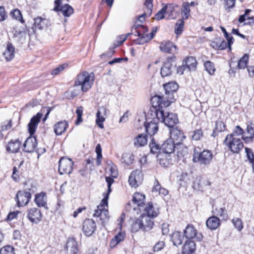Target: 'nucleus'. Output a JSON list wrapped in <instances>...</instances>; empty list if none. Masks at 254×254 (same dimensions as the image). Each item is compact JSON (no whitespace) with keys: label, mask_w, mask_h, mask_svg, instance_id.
<instances>
[{"label":"nucleus","mask_w":254,"mask_h":254,"mask_svg":"<svg viewBox=\"0 0 254 254\" xmlns=\"http://www.w3.org/2000/svg\"><path fill=\"white\" fill-rule=\"evenodd\" d=\"M190 9L189 3L188 2H184L183 3L181 7V14L182 19H187L190 16Z\"/></svg>","instance_id":"38"},{"label":"nucleus","mask_w":254,"mask_h":254,"mask_svg":"<svg viewBox=\"0 0 254 254\" xmlns=\"http://www.w3.org/2000/svg\"><path fill=\"white\" fill-rule=\"evenodd\" d=\"M232 222L235 227L239 231H241L243 228V222L241 219L239 218H234Z\"/></svg>","instance_id":"56"},{"label":"nucleus","mask_w":254,"mask_h":254,"mask_svg":"<svg viewBox=\"0 0 254 254\" xmlns=\"http://www.w3.org/2000/svg\"><path fill=\"white\" fill-rule=\"evenodd\" d=\"M130 34L131 33H128L127 35H123L119 37L118 38L119 39V40L117 41L118 43L116 45H114L113 47L110 48L109 49V51L107 52L106 54H102L101 55V57H104L105 56H107L108 57H112L115 52L114 49L116 47H118L122 43H123L127 38V36Z\"/></svg>","instance_id":"29"},{"label":"nucleus","mask_w":254,"mask_h":254,"mask_svg":"<svg viewBox=\"0 0 254 254\" xmlns=\"http://www.w3.org/2000/svg\"><path fill=\"white\" fill-rule=\"evenodd\" d=\"M184 233L186 239L191 240V239L196 238L200 241H201L203 236L201 234H197V230L193 225L189 224L184 231Z\"/></svg>","instance_id":"13"},{"label":"nucleus","mask_w":254,"mask_h":254,"mask_svg":"<svg viewBox=\"0 0 254 254\" xmlns=\"http://www.w3.org/2000/svg\"><path fill=\"white\" fill-rule=\"evenodd\" d=\"M213 44L216 45V49L218 50H224L228 46V43L224 40H219V43L218 42H213Z\"/></svg>","instance_id":"58"},{"label":"nucleus","mask_w":254,"mask_h":254,"mask_svg":"<svg viewBox=\"0 0 254 254\" xmlns=\"http://www.w3.org/2000/svg\"><path fill=\"white\" fill-rule=\"evenodd\" d=\"M165 90V94L162 96L157 95L152 98L153 103L157 102L155 106L162 107V106L168 107L174 100V94L176 93L178 89V85L175 82H170L163 85Z\"/></svg>","instance_id":"1"},{"label":"nucleus","mask_w":254,"mask_h":254,"mask_svg":"<svg viewBox=\"0 0 254 254\" xmlns=\"http://www.w3.org/2000/svg\"><path fill=\"white\" fill-rule=\"evenodd\" d=\"M167 7L164 5L163 7L155 15L154 19L159 20L164 18V14L167 13Z\"/></svg>","instance_id":"54"},{"label":"nucleus","mask_w":254,"mask_h":254,"mask_svg":"<svg viewBox=\"0 0 254 254\" xmlns=\"http://www.w3.org/2000/svg\"><path fill=\"white\" fill-rule=\"evenodd\" d=\"M159 48L162 52L166 53L174 54L177 52L176 45L170 41H162Z\"/></svg>","instance_id":"21"},{"label":"nucleus","mask_w":254,"mask_h":254,"mask_svg":"<svg viewBox=\"0 0 254 254\" xmlns=\"http://www.w3.org/2000/svg\"><path fill=\"white\" fill-rule=\"evenodd\" d=\"M42 113H38L35 116H33L30 120V122L28 124V129L30 135H33L36 130L37 126L40 123L41 118L43 116V113L46 112L45 117L43 119L44 121H46L48 118L49 114L51 112V108L49 107H43L41 110Z\"/></svg>","instance_id":"6"},{"label":"nucleus","mask_w":254,"mask_h":254,"mask_svg":"<svg viewBox=\"0 0 254 254\" xmlns=\"http://www.w3.org/2000/svg\"><path fill=\"white\" fill-rule=\"evenodd\" d=\"M224 144L233 153H239L243 148L244 144L240 138L235 136V134H228L226 136Z\"/></svg>","instance_id":"4"},{"label":"nucleus","mask_w":254,"mask_h":254,"mask_svg":"<svg viewBox=\"0 0 254 254\" xmlns=\"http://www.w3.org/2000/svg\"><path fill=\"white\" fill-rule=\"evenodd\" d=\"M142 222H141L140 217L137 219L132 224L131 231L133 232H136L140 229L143 230V227L142 226Z\"/></svg>","instance_id":"51"},{"label":"nucleus","mask_w":254,"mask_h":254,"mask_svg":"<svg viewBox=\"0 0 254 254\" xmlns=\"http://www.w3.org/2000/svg\"><path fill=\"white\" fill-rule=\"evenodd\" d=\"M212 212L215 216H219L224 220H227L228 219V215L226 213L225 208L224 207L219 209L215 208L213 209Z\"/></svg>","instance_id":"43"},{"label":"nucleus","mask_w":254,"mask_h":254,"mask_svg":"<svg viewBox=\"0 0 254 254\" xmlns=\"http://www.w3.org/2000/svg\"><path fill=\"white\" fill-rule=\"evenodd\" d=\"M21 142L18 139L11 140L6 147V151L10 153H15L18 152Z\"/></svg>","instance_id":"23"},{"label":"nucleus","mask_w":254,"mask_h":254,"mask_svg":"<svg viewBox=\"0 0 254 254\" xmlns=\"http://www.w3.org/2000/svg\"><path fill=\"white\" fill-rule=\"evenodd\" d=\"M213 158V153L208 150H204L202 152L198 151L194 148L193 154V162L198 163L201 165H209Z\"/></svg>","instance_id":"5"},{"label":"nucleus","mask_w":254,"mask_h":254,"mask_svg":"<svg viewBox=\"0 0 254 254\" xmlns=\"http://www.w3.org/2000/svg\"><path fill=\"white\" fill-rule=\"evenodd\" d=\"M68 126V123L66 121H60L55 125L54 131L58 135H61L64 132Z\"/></svg>","instance_id":"33"},{"label":"nucleus","mask_w":254,"mask_h":254,"mask_svg":"<svg viewBox=\"0 0 254 254\" xmlns=\"http://www.w3.org/2000/svg\"><path fill=\"white\" fill-rule=\"evenodd\" d=\"M108 112H109V111L106 106L98 107V111L96 113V123L98 126L101 128H104L103 123L105 121Z\"/></svg>","instance_id":"14"},{"label":"nucleus","mask_w":254,"mask_h":254,"mask_svg":"<svg viewBox=\"0 0 254 254\" xmlns=\"http://www.w3.org/2000/svg\"><path fill=\"white\" fill-rule=\"evenodd\" d=\"M0 254H15L14 248L9 245H7L0 249Z\"/></svg>","instance_id":"50"},{"label":"nucleus","mask_w":254,"mask_h":254,"mask_svg":"<svg viewBox=\"0 0 254 254\" xmlns=\"http://www.w3.org/2000/svg\"><path fill=\"white\" fill-rule=\"evenodd\" d=\"M245 152L247 154V157L250 163H251L252 162L254 161V153L253 152L252 150L248 147L245 148Z\"/></svg>","instance_id":"59"},{"label":"nucleus","mask_w":254,"mask_h":254,"mask_svg":"<svg viewBox=\"0 0 254 254\" xmlns=\"http://www.w3.org/2000/svg\"><path fill=\"white\" fill-rule=\"evenodd\" d=\"M73 163L68 158L63 157L59 162V171L60 174H70L72 170Z\"/></svg>","instance_id":"8"},{"label":"nucleus","mask_w":254,"mask_h":254,"mask_svg":"<svg viewBox=\"0 0 254 254\" xmlns=\"http://www.w3.org/2000/svg\"><path fill=\"white\" fill-rule=\"evenodd\" d=\"M203 136L202 129H196L192 131L191 138L193 140H200Z\"/></svg>","instance_id":"48"},{"label":"nucleus","mask_w":254,"mask_h":254,"mask_svg":"<svg viewBox=\"0 0 254 254\" xmlns=\"http://www.w3.org/2000/svg\"><path fill=\"white\" fill-rule=\"evenodd\" d=\"M48 23V19L38 17L34 19V26L36 29L43 30L47 27Z\"/></svg>","instance_id":"32"},{"label":"nucleus","mask_w":254,"mask_h":254,"mask_svg":"<svg viewBox=\"0 0 254 254\" xmlns=\"http://www.w3.org/2000/svg\"><path fill=\"white\" fill-rule=\"evenodd\" d=\"M153 0H145L144 5L146 7L145 11L148 12V16H149L152 11L153 8Z\"/></svg>","instance_id":"55"},{"label":"nucleus","mask_w":254,"mask_h":254,"mask_svg":"<svg viewBox=\"0 0 254 254\" xmlns=\"http://www.w3.org/2000/svg\"><path fill=\"white\" fill-rule=\"evenodd\" d=\"M145 198V197L144 194L139 192H135L133 196L132 202L139 207H144L145 205L144 203Z\"/></svg>","instance_id":"34"},{"label":"nucleus","mask_w":254,"mask_h":254,"mask_svg":"<svg viewBox=\"0 0 254 254\" xmlns=\"http://www.w3.org/2000/svg\"><path fill=\"white\" fill-rule=\"evenodd\" d=\"M247 133L252 137H254V124L251 123L247 125Z\"/></svg>","instance_id":"64"},{"label":"nucleus","mask_w":254,"mask_h":254,"mask_svg":"<svg viewBox=\"0 0 254 254\" xmlns=\"http://www.w3.org/2000/svg\"><path fill=\"white\" fill-rule=\"evenodd\" d=\"M77 243L74 238L68 239L66 242V249L69 254H78Z\"/></svg>","instance_id":"26"},{"label":"nucleus","mask_w":254,"mask_h":254,"mask_svg":"<svg viewBox=\"0 0 254 254\" xmlns=\"http://www.w3.org/2000/svg\"><path fill=\"white\" fill-rule=\"evenodd\" d=\"M211 183L205 178L197 176L193 183V188L197 190H202L205 186H210Z\"/></svg>","instance_id":"19"},{"label":"nucleus","mask_w":254,"mask_h":254,"mask_svg":"<svg viewBox=\"0 0 254 254\" xmlns=\"http://www.w3.org/2000/svg\"><path fill=\"white\" fill-rule=\"evenodd\" d=\"M170 139L177 145L182 144L184 139L186 138L182 130L178 129L177 127H173L170 129Z\"/></svg>","instance_id":"11"},{"label":"nucleus","mask_w":254,"mask_h":254,"mask_svg":"<svg viewBox=\"0 0 254 254\" xmlns=\"http://www.w3.org/2000/svg\"><path fill=\"white\" fill-rule=\"evenodd\" d=\"M171 239L174 245L178 246L182 244L184 236L182 234L181 232L176 231L171 235Z\"/></svg>","instance_id":"36"},{"label":"nucleus","mask_w":254,"mask_h":254,"mask_svg":"<svg viewBox=\"0 0 254 254\" xmlns=\"http://www.w3.org/2000/svg\"><path fill=\"white\" fill-rule=\"evenodd\" d=\"M184 19H179L177 20L175 24V28L174 30L175 33L177 35H180L182 34L184 28Z\"/></svg>","instance_id":"45"},{"label":"nucleus","mask_w":254,"mask_h":254,"mask_svg":"<svg viewBox=\"0 0 254 254\" xmlns=\"http://www.w3.org/2000/svg\"><path fill=\"white\" fill-rule=\"evenodd\" d=\"M96 228L95 221L91 219H86L83 223L82 230L85 235L90 236Z\"/></svg>","instance_id":"18"},{"label":"nucleus","mask_w":254,"mask_h":254,"mask_svg":"<svg viewBox=\"0 0 254 254\" xmlns=\"http://www.w3.org/2000/svg\"><path fill=\"white\" fill-rule=\"evenodd\" d=\"M143 215L148 216L151 218L156 217L159 213V209L155 207L152 202H148L143 207Z\"/></svg>","instance_id":"20"},{"label":"nucleus","mask_w":254,"mask_h":254,"mask_svg":"<svg viewBox=\"0 0 254 254\" xmlns=\"http://www.w3.org/2000/svg\"><path fill=\"white\" fill-rule=\"evenodd\" d=\"M37 139L35 136L30 135L25 141L23 144V151L26 152H32L37 151Z\"/></svg>","instance_id":"17"},{"label":"nucleus","mask_w":254,"mask_h":254,"mask_svg":"<svg viewBox=\"0 0 254 254\" xmlns=\"http://www.w3.org/2000/svg\"><path fill=\"white\" fill-rule=\"evenodd\" d=\"M150 153L156 155L158 157L160 154H162V145H161L158 142L152 138L149 145Z\"/></svg>","instance_id":"24"},{"label":"nucleus","mask_w":254,"mask_h":254,"mask_svg":"<svg viewBox=\"0 0 254 254\" xmlns=\"http://www.w3.org/2000/svg\"><path fill=\"white\" fill-rule=\"evenodd\" d=\"M59 12H61L64 16L68 17L73 13V9L69 4H66L61 6Z\"/></svg>","instance_id":"42"},{"label":"nucleus","mask_w":254,"mask_h":254,"mask_svg":"<svg viewBox=\"0 0 254 254\" xmlns=\"http://www.w3.org/2000/svg\"><path fill=\"white\" fill-rule=\"evenodd\" d=\"M206 225L208 229L211 230H216L220 225V219L216 216H211L206 220Z\"/></svg>","instance_id":"25"},{"label":"nucleus","mask_w":254,"mask_h":254,"mask_svg":"<svg viewBox=\"0 0 254 254\" xmlns=\"http://www.w3.org/2000/svg\"><path fill=\"white\" fill-rule=\"evenodd\" d=\"M27 217L30 222L38 224L41 221L42 215L39 209L32 208L27 211Z\"/></svg>","instance_id":"16"},{"label":"nucleus","mask_w":254,"mask_h":254,"mask_svg":"<svg viewBox=\"0 0 254 254\" xmlns=\"http://www.w3.org/2000/svg\"><path fill=\"white\" fill-rule=\"evenodd\" d=\"M195 250V244L194 241L188 240L186 241L183 247L182 253L185 254H193Z\"/></svg>","instance_id":"28"},{"label":"nucleus","mask_w":254,"mask_h":254,"mask_svg":"<svg viewBox=\"0 0 254 254\" xmlns=\"http://www.w3.org/2000/svg\"><path fill=\"white\" fill-rule=\"evenodd\" d=\"M167 13H168L169 19H176L180 14L179 9H174L171 10L169 8L167 9Z\"/></svg>","instance_id":"53"},{"label":"nucleus","mask_w":254,"mask_h":254,"mask_svg":"<svg viewBox=\"0 0 254 254\" xmlns=\"http://www.w3.org/2000/svg\"><path fill=\"white\" fill-rule=\"evenodd\" d=\"M111 186H108V192L107 193H104V198L102 200V205H108V199L109 198V195L112 191L111 190Z\"/></svg>","instance_id":"60"},{"label":"nucleus","mask_w":254,"mask_h":254,"mask_svg":"<svg viewBox=\"0 0 254 254\" xmlns=\"http://www.w3.org/2000/svg\"><path fill=\"white\" fill-rule=\"evenodd\" d=\"M35 202L38 207H44L48 209L47 205V196L45 192H41L36 194L35 198Z\"/></svg>","instance_id":"30"},{"label":"nucleus","mask_w":254,"mask_h":254,"mask_svg":"<svg viewBox=\"0 0 254 254\" xmlns=\"http://www.w3.org/2000/svg\"><path fill=\"white\" fill-rule=\"evenodd\" d=\"M134 26L136 33V34H135V36H137L139 38H142L143 36L145 35L148 31V28L142 25H134Z\"/></svg>","instance_id":"44"},{"label":"nucleus","mask_w":254,"mask_h":254,"mask_svg":"<svg viewBox=\"0 0 254 254\" xmlns=\"http://www.w3.org/2000/svg\"><path fill=\"white\" fill-rule=\"evenodd\" d=\"M31 198V193L25 190L18 191L15 197L18 206L26 205L29 202Z\"/></svg>","instance_id":"12"},{"label":"nucleus","mask_w":254,"mask_h":254,"mask_svg":"<svg viewBox=\"0 0 254 254\" xmlns=\"http://www.w3.org/2000/svg\"><path fill=\"white\" fill-rule=\"evenodd\" d=\"M157 31L156 27H153L150 34H146L142 38H138L135 40V42L138 45H142L152 39L154 37V33Z\"/></svg>","instance_id":"31"},{"label":"nucleus","mask_w":254,"mask_h":254,"mask_svg":"<svg viewBox=\"0 0 254 254\" xmlns=\"http://www.w3.org/2000/svg\"><path fill=\"white\" fill-rule=\"evenodd\" d=\"M154 115L151 113L152 116H155L159 118L160 121L164 123L165 125L170 129L175 127L174 126L179 122L177 115L172 113L165 112L164 110H156Z\"/></svg>","instance_id":"2"},{"label":"nucleus","mask_w":254,"mask_h":254,"mask_svg":"<svg viewBox=\"0 0 254 254\" xmlns=\"http://www.w3.org/2000/svg\"><path fill=\"white\" fill-rule=\"evenodd\" d=\"M157 157L160 165L163 167H166L170 164L171 158L169 155H166V156L165 154H160Z\"/></svg>","instance_id":"41"},{"label":"nucleus","mask_w":254,"mask_h":254,"mask_svg":"<svg viewBox=\"0 0 254 254\" xmlns=\"http://www.w3.org/2000/svg\"><path fill=\"white\" fill-rule=\"evenodd\" d=\"M151 218L143 214L140 217L143 231H148L152 228L154 222L151 220Z\"/></svg>","instance_id":"27"},{"label":"nucleus","mask_w":254,"mask_h":254,"mask_svg":"<svg viewBox=\"0 0 254 254\" xmlns=\"http://www.w3.org/2000/svg\"><path fill=\"white\" fill-rule=\"evenodd\" d=\"M7 17L8 15L4 7L2 6H0V22L4 21Z\"/></svg>","instance_id":"61"},{"label":"nucleus","mask_w":254,"mask_h":254,"mask_svg":"<svg viewBox=\"0 0 254 254\" xmlns=\"http://www.w3.org/2000/svg\"><path fill=\"white\" fill-rule=\"evenodd\" d=\"M14 50L15 48L13 46L12 44L10 43H8L6 49L3 53V55L7 61H9L14 58Z\"/></svg>","instance_id":"35"},{"label":"nucleus","mask_w":254,"mask_h":254,"mask_svg":"<svg viewBox=\"0 0 254 254\" xmlns=\"http://www.w3.org/2000/svg\"><path fill=\"white\" fill-rule=\"evenodd\" d=\"M105 206H108V205H102L101 202L100 204L97 206V209L94 210L93 214L94 217L100 218L102 225L107 222L110 218L108 209L105 208Z\"/></svg>","instance_id":"9"},{"label":"nucleus","mask_w":254,"mask_h":254,"mask_svg":"<svg viewBox=\"0 0 254 254\" xmlns=\"http://www.w3.org/2000/svg\"><path fill=\"white\" fill-rule=\"evenodd\" d=\"M159 121H160L159 118L156 117L155 118L153 117L151 121L145 123L146 131L150 136L155 134L158 131Z\"/></svg>","instance_id":"15"},{"label":"nucleus","mask_w":254,"mask_h":254,"mask_svg":"<svg viewBox=\"0 0 254 254\" xmlns=\"http://www.w3.org/2000/svg\"><path fill=\"white\" fill-rule=\"evenodd\" d=\"M142 180L143 174L139 170H136L132 172L128 178L129 185L135 188L141 184Z\"/></svg>","instance_id":"10"},{"label":"nucleus","mask_w":254,"mask_h":254,"mask_svg":"<svg viewBox=\"0 0 254 254\" xmlns=\"http://www.w3.org/2000/svg\"><path fill=\"white\" fill-rule=\"evenodd\" d=\"M125 238V236L121 233H119L118 235H117L114 239H112L111 241V243L113 244L115 242H116L115 245L118 244L120 242L124 240Z\"/></svg>","instance_id":"62"},{"label":"nucleus","mask_w":254,"mask_h":254,"mask_svg":"<svg viewBox=\"0 0 254 254\" xmlns=\"http://www.w3.org/2000/svg\"><path fill=\"white\" fill-rule=\"evenodd\" d=\"M10 15L12 17L13 19L18 20L20 21L22 23H23L24 22L20 11L17 8L11 11L10 12Z\"/></svg>","instance_id":"46"},{"label":"nucleus","mask_w":254,"mask_h":254,"mask_svg":"<svg viewBox=\"0 0 254 254\" xmlns=\"http://www.w3.org/2000/svg\"><path fill=\"white\" fill-rule=\"evenodd\" d=\"M147 135L144 133L139 134L134 139V145L136 147L143 146L147 144Z\"/></svg>","instance_id":"37"},{"label":"nucleus","mask_w":254,"mask_h":254,"mask_svg":"<svg viewBox=\"0 0 254 254\" xmlns=\"http://www.w3.org/2000/svg\"><path fill=\"white\" fill-rule=\"evenodd\" d=\"M108 166L109 167V170L111 172V175L112 177L116 178L118 175V172L116 166L114 164L112 161H110L108 163Z\"/></svg>","instance_id":"52"},{"label":"nucleus","mask_w":254,"mask_h":254,"mask_svg":"<svg viewBox=\"0 0 254 254\" xmlns=\"http://www.w3.org/2000/svg\"><path fill=\"white\" fill-rule=\"evenodd\" d=\"M204 65L205 66V70L210 74L212 75L214 73L215 71V68L213 63L209 61H207L204 63Z\"/></svg>","instance_id":"49"},{"label":"nucleus","mask_w":254,"mask_h":254,"mask_svg":"<svg viewBox=\"0 0 254 254\" xmlns=\"http://www.w3.org/2000/svg\"><path fill=\"white\" fill-rule=\"evenodd\" d=\"M94 80V74L93 72L89 73L87 71H83L78 74L75 81V86H81L83 92H86L89 89Z\"/></svg>","instance_id":"3"},{"label":"nucleus","mask_w":254,"mask_h":254,"mask_svg":"<svg viewBox=\"0 0 254 254\" xmlns=\"http://www.w3.org/2000/svg\"><path fill=\"white\" fill-rule=\"evenodd\" d=\"M176 144H175L171 139H168L166 140L162 144V154L169 155L173 153L176 148Z\"/></svg>","instance_id":"22"},{"label":"nucleus","mask_w":254,"mask_h":254,"mask_svg":"<svg viewBox=\"0 0 254 254\" xmlns=\"http://www.w3.org/2000/svg\"><path fill=\"white\" fill-rule=\"evenodd\" d=\"M76 114L77 116V119L76 121V125H78L82 122V116L83 114V108L81 106L77 107L76 110Z\"/></svg>","instance_id":"57"},{"label":"nucleus","mask_w":254,"mask_h":254,"mask_svg":"<svg viewBox=\"0 0 254 254\" xmlns=\"http://www.w3.org/2000/svg\"><path fill=\"white\" fill-rule=\"evenodd\" d=\"M249 56L247 54H244V55L241 58L239 61L238 64V67L239 69L245 68L247 65L248 62L249 60Z\"/></svg>","instance_id":"47"},{"label":"nucleus","mask_w":254,"mask_h":254,"mask_svg":"<svg viewBox=\"0 0 254 254\" xmlns=\"http://www.w3.org/2000/svg\"><path fill=\"white\" fill-rule=\"evenodd\" d=\"M225 129L226 126L224 122L220 120H217L215 123V129L211 135L215 137L217 135L218 132L223 131Z\"/></svg>","instance_id":"40"},{"label":"nucleus","mask_w":254,"mask_h":254,"mask_svg":"<svg viewBox=\"0 0 254 254\" xmlns=\"http://www.w3.org/2000/svg\"><path fill=\"white\" fill-rule=\"evenodd\" d=\"M11 123L10 121L3 123L1 126L0 132L9 129L11 127Z\"/></svg>","instance_id":"63"},{"label":"nucleus","mask_w":254,"mask_h":254,"mask_svg":"<svg viewBox=\"0 0 254 254\" xmlns=\"http://www.w3.org/2000/svg\"><path fill=\"white\" fill-rule=\"evenodd\" d=\"M185 64L186 68H187L189 71L195 70L197 64V62L196 60L192 57L188 58L185 60Z\"/></svg>","instance_id":"39"},{"label":"nucleus","mask_w":254,"mask_h":254,"mask_svg":"<svg viewBox=\"0 0 254 254\" xmlns=\"http://www.w3.org/2000/svg\"><path fill=\"white\" fill-rule=\"evenodd\" d=\"M176 57L171 56L167 58L166 62L161 68V75L162 77L170 76L176 67L175 64Z\"/></svg>","instance_id":"7"}]
</instances>
